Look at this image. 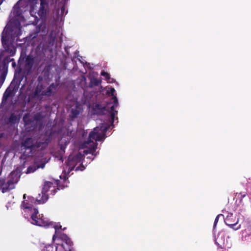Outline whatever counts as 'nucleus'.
I'll use <instances>...</instances> for the list:
<instances>
[{
  "instance_id": "nucleus-5",
  "label": "nucleus",
  "mask_w": 251,
  "mask_h": 251,
  "mask_svg": "<svg viewBox=\"0 0 251 251\" xmlns=\"http://www.w3.org/2000/svg\"><path fill=\"white\" fill-rule=\"evenodd\" d=\"M33 210V212L31 216V224L40 226H45L50 224V223L49 220L44 218L43 216L40 217V215H38L39 212L37 208H34Z\"/></svg>"
},
{
  "instance_id": "nucleus-3",
  "label": "nucleus",
  "mask_w": 251,
  "mask_h": 251,
  "mask_svg": "<svg viewBox=\"0 0 251 251\" xmlns=\"http://www.w3.org/2000/svg\"><path fill=\"white\" fill-rule=\"evenodd\" d=\"M99 127H95L93 131H91L89 133L88 141L85 142V144H91V147L89 148L84 151V154H91L92 155L95 157L97 153L96 150L97 149L98 144L93 142V140L96 141H101L104 140L105 138V134L102 133H99Z\"/></svg>"
},
{
  "instance_id": "nucleus-24",
  "label": "nucleus",
  "mask_w": 251,
  "mask_h": 251,
  "mask_svg": "<svg viewBox=\"0 0 251 251\" xmlns=\"http://www.w3.org/2000/svg\"><path fill=\"white\" fill-rule=\"evenodd\" d=\"M79 111L76 108H72L71 111V116L72 118H75L79 115Z\"/></svg>"
},
{
  "instance_id": "nucleus-16",
  "label": "nucleus",
  "mask_w": 251,
  "mask_h": 251,
  "mask_svg": "<svg viewBox=\"0 0 251 251\" xmlns=\"http://www.w3.org/2000/svg\"><path fill=\"white\" fill-rule=\"evenodd\" d=\"M33 65V60L31 58H27L25 62V67L27 70V72H31Z\"/></svg>"
},
{
  "instance_id": "nucleus-32",
  "label": "nucleus",
  "mask_w": 251,
  "mask_h": 251,
  "mask_svg": "<svg viewBox=\"0 0 251 251\" xmlns=\"http://www.w3.org/2000/svg\"><path fill=\"white\" fill-rule=\"evenodd\" d=\"M65 5H63L60 8V11H61V13H60V15L61 16H63L64 15V11H65Z\"/></svg>"
},
{
  "instance_id": "nucleus-21",
  "label": "nucleus",
  "mask_w": 251,
  "mask_h": 251,
  "mask_svg": "<svg viewBox=\"0 0 251 251\" xmlns=\"http://www.w3.org/2000/svg\"><path fill=\"white\" fill-rule=\"evenodd\" d=\"M13 14L15 16L20 17L22 14V10L19 6H15Z\"/></svg>"
},
{
  "instance_id": "nucleus-26",
  "label": "nucleus",
  "mask_w": 251,
  "mask_h": 251,
  "mask_svg": "<svg viewBox=\"0 0 251 251\" xmlns=\"http://www.w3.org/2000/svg\"><path fill=\"white\" fill-rule=\"evenodd\" d=\"M43 117L40 113L36 114L34 115V119L36 121H39L43 119Z\"/></svg>"
},
{
  "instance_id": "nucleus-27",
  "label": "nucleus",
  "mask_w": 251,
  "mask_h": 251,
  "mask_svg": "<svg viewBox=\"0 0 251 251\" xmlns=\"http://www.w3.org/2000/svg\"><path fill=\"white\" fill-rule=\"evenodd\" d=\"M11 93V91L8 92L7 90L3 95L2 100H6L10 96Z\"/></svg>"
},
{
  "instance_id": "nucleus-1",
  "label": "nucleus",
  "mask_w": 251,
  "mask_h": 251,
  "mask_svg": "<svg viewBox=\"0 0 251 251\" xmlns=\"http://www.w3.org/2000/svg\"><path fill=\"white\" fill-rule=\"evenodd\" d=\"M50 141V137L47 134L25 138L21 143L22 149L25 151L21 155V159L25 160L27 157L31 156L36 150L46 149Z\"/></svg>"
},
{
  "instance_id": "nucleus-4",
  "label": "nucleus",
  "mask_w": 251,
  "mask_h": 251,
  "mask_svg": "<svg viewBox=\"0 0 251 251\" xmlns=\"http://www.w3.org/2000/svg\"><path fill=\"white\" fill-rule=\"evenodd\" d=\"M57 184V181L54 183L50 181L45 182L41 192L42 197L40 199H37L34 203L36 202H38V204L45 203L49 199V194L47 193L50 191V194L54 195L57 192V190H58V188H56Z\"/></svg>"
},
{
  "instance_id": "nucleus-12",
  "label": "nucleus",
  "mask_w": 251,
  "mask_h": 251,
  "mask_svg": "<svg viewBox=\"0 0 251 251\" xmlns=\"http://www.w3.org/2000/svg\"><path fill=\"white\" fill-rule=\"evenodd\" d=\"M20 175L17 172L13 171L12 172L9 176V179L8 180L11 181L14 184L17 183L20 179Z\"/></svg>"
},
{
  "instance_id": "nucleus-7",
  "label": "nucleus",
  "mask_w": 251,
  "mask_h": 251,
  "mask_svg": "<svg viewBox=\"0 0 251 251\" xmlns=\"http://www.w3.org/2000/svg\"><path fill=\"white\" fill-rule=\"evenodd\" d=\"M60 238L64 242L62 244V247L65 251H71V250L74 249L73 243L66 234L64 233L61 234Z\"/></svg>"
},
{
  "instance_id": "nucleus-28",
  "label": "nucleus",
  "mask_w": 251,
  "mask_h": 251,
  "mask_svg": "<svg viewBox=\"0 0 251 251\" xmlns=\"http://www.w3.org/2000/svg\"><path fill=\"white\" fill-rule=\"evenodd\" d=\"M8 41V38H7L6 36H4L3 35L2 36L1 42L3 46L7 45Z\"/></svg>"
},
{
  "instance_id": "nucleus-33",
  "label": "nucleus",
  "mask_w": 251,
  "mask_h": 251,
  "mask_svg": "<svg viewBox=\"0 0 251 251\" xmlns=\"http://www.w3.org/2000/svg\"><path fill=\"white\" fill-rule=\"evenodd\" d=\"M115 90L114 88H111V89H110V94H111V95L112 96H113V100H114V97H116L115 96H114V93H115Z\"/></svg>"
},
{
  "instance_id": "nucleus-11",
  "label": "nucleus",
  "mask_w": 251,
  "mask_h": 251,
  "mask_svg": "<svg viewBox=\"0 0 251 251\" xmlns=\"http://www.w3.org/2000/svg\"><path fill=\"white\" fill-rule=\"evenodd\" d=\"M20 120V117H18L14 113H12L10 114L7 122L8 124H10V125H15L16 123H18Z\"/></svg>"
},
{
  "instance_id": "nucleus-23",
  "label": "nucleus",
  "mask_w": 251,
  "mask_h": 251,
  "mask_svg": "<svg viewBox=\"0 0 251 251\" xmlns=\"http://www.w3.org/2000/svg\"><path fill=\"white\" fill-rule=\"evenodd\" d=\"M100 74L102 76H103L105 77V80L108 82H112V81L110 80V79H111L110 75L108 73L105 72L104 71H102L101 72Z\"/></svg>"
},
{
  "instance_id": "nucleus-25",
  "label": "nucleus",
  "mask_w": 251,
  "mask_h": 251,
  "mask_svg": "<svg viewBox=\"0 0 251 251\" xmlns=\"http://www.w3.org/2000/svg\"><path fill=\"white\" fill-rule=\"evenodd\" d=\"M109 127V126L105 123L101 124L100 126V128L99 130H100L102 131V133H105Z\"/></svg>"
},
{
  "instance_id": "nucleus-17",
  "label": "nucleus",
  "mask_w": 251,
  "mask_h": 251,
  "mask_svg": "<svg viewBox=\"0 0 251 251\" xmlns=\"http://www.w3.org/2000/svg\"><path fill=\"white\" fill-rule=\"evenodd\" d=\"M21 206L23 209H28L31 211L32 210V204L25 201L22 202Z\"/></svg>"
},
{
  "instance_id": "nucleus-19",
  "label": "nucleus",
  "mask_w": 251,
  "mask_h": 251,
  "mask_svg": "<svg viewBox=\"0 0 251 251\" xmlns=\"http://www.w3.org/2000/svg\"><path fill=\"white\" fill-rule=\"evenodd\" d=\"M45 166V164H42L40 167L42 168H43ZM39 166H36L35 165L30 166H29L26 170V173H31L34 172L38 168H39Z\"/></svg>"
},
{
  "instance_id": "nucleus-34",
  "label": "nucleus",
  "mask_w": 251,
  "mask_h": 251,
  "mask_svg": "<svg viewBox=\"0 0 251 251\" xmlns=\"http://www.w3.org/2000/svg\"><path fill=\"white\" fill-rule=\"evenodd\" d=\"M29 200L31 202H33V201H34V199L33 197H28Z\"/></svg>"
},
{
  "instance_id": "nucleus-35",
  "label": "nucleus",
  "mask_w": 251,
  "mask_h": 251,
  "mask_svg": "<svg viewBox=\"0 0 251 251\" xmlns=\"http://www.w3.org/2000/svg\"><path fill=\"white\" fill-rule=\"evenodd\" d=\"M59 228L62 229V226H59V227L58 228L57 227V226H55V232H56L57 230L58 229H59Z\"/></svg>"
},
{
  "instance_id": "nucleus-8",
  "label": "nucleus",
  "mask_w": 251,
  "mask_h": 251,
  "mask_svg": "<svg viewBox=\"0 0 251 251\" xmlns=\"http://www.w3.org/2000/svg\"><path fill=\"white\" fill-rule=\"evenodd\" d=\"M86 155L83 152V154L80 152H78L77 154L74 155H70L68 158L69 163L71 165H74L78 163L82 162L84 158V155Z\"/></svg>"
},
{
  "instance_id": "nucleus-20",
  "label": "nucleus",
  "mask_w": 251,
  "mask_h": 251,
  "mask_svg": "<svg viewBox=\"0 0 251 251\" xmlns=\"http://www.w3.org/2000/svg\"><path fill=\"white\" fill-rule=\"evenodd\" d=\"M101 82V80L98 79L96 78H93L90 80V86L91 87L93 86H98L100 84Z\"/></svg>"
},
{
  "instance_id": "nucleus-37",
  "label": "nucleus",
  "mask_w": 251,
  "mask_h": 251,
  "mask_svg": "<svg viewBox=\"0 0 251 251\" xmlns=\"http://www.w3.org/2000/svg\"><path fill=\"white\" fill-rule=\"evenodd\" d=\"M55 236V235L54 234V235L53 236V237H52V239H53V240H54V239Z\"/></svg>"
},
{
  "instance_id": "nucleus-6",
  "label": "nucleus",
  "mask_w": 251,
  "mask_h": 251,
  "mask_svg": "<svg viewBox=\"0 0 251 251\" xmlns=\"http://www.w3.org/2000/svg\"><path fill=\"white\" fill-rule=\"evenodd\" d=\"M225 224L230 228L237 230L240 228L241 225H238V219L231 213H228L226 217L224 219Z\"/></svg>"
},
{
  "instance_id": "nucleus-31",
  "label": "nucleus",
  "mask_w": 251,
  "mask_h": 251,
  "mask_svg": "<svg viewBox=\"0 0 251 251\" xmlns=\"http://www.w3.org/2000/svg\"><path fill=\"white\" fill-rule=\"evenodd\" d=\"M28 116V114H25L23 117V121L25 123V124H27L28 123L30 122V121L29 120H26V117Z\"/></svg>"
},
{
  "instance_id": "nucleus-13",
  "label": "nucleus",
  "mask_w": 251,
  "mask_h": 251,
  "mask_svg": "<svg viewBox=\"0 0 251 251\" xmlns=\"http://www.w3.org/2000/svg\"><path fill=\"white\" fill-rule=\"evenodd\" d=\"M44 86L42 84H38L35 88L34 92L35 97L39 98L43 97Z\"/></svg>"
},
{
  "instance_id": "nucleus-36",
  "label": "nucleus",
  "mask_w": 251,
  "mask_h": 251,
  "mask_svg": "<svg viewBox=\"0 0 251 251\" xmlns=\"http://www.w3.org/2000/svg\"><path fill=\"white\" fill-rule=\"evenodd\" d=\"M25 198H26V194H24V196H23V198H24V199H25Z\"/></svg>"
},
{
  "instance_id": "nucleus-10",
  "label": "nucleus",
  "mask_w": 251,
  "mask_h": 251,
  "mask_svg": "<svg viewBox=\"0 0 251 251\" xmlns=\"http://www.w3.org/2000/svg\"><path fill=\"white\" fill-rule=\"evenodd\" d=\"M0 186L3 193L8 192L14 188V184L11 181L8 180L5 183L4 180H0Z\"/></svg>"
},
{
  "instance_id": "nucleus-38",
  "label": "nucleus",
  "mask_w": 251,
  "mask_h": 251,
  "mask_svg": "<svg viewBox=\"0 0 251 251\" xmlns=\"http://www.w3.org/2000/svg\"><path fill=\"white\" fill-rule=\"evenodd\" d=\"M66 229V227H64L63 229H62L63 230H64Z\"/></svg>"
},
{
  "instance_id": "nucleus-22",
  "label": "nucleus",
  "mask_w": 251,
  "mask_h": 251,
  "mask_svg": "<svg viewBox=\"0 0 251 251\" xmlns=\"http://www.w3.org/2000/svg\"><path fill=\"white\" fill-rule=\"evenodd\" d=\"M42 251H57V247L54 245H49L45 246Z\"/></svg>"
},
{
  "instance_id": "nucleus-39",
  "label": "nucleus",
  "mask_w": 251,
  "mask_h": 251,
  "mask_svg": "<svg viewBox=\"0 0 251 251\" xmlns=\"http://www.w3.org/2000/svg\"><path fill=\"white\" fill-rule=\"evenodd\" d=\"M87 158H91L90 156H88Z\"/></svg>"
},
{
  "instance_id": "nucleus-9",
  "label": "nucleus",
  "mask_w": 251,
  "mask_h": 251,
  "mask_svg": "<svg viewBox=\"0 0 251 251\" xmlns=\"http://www.w3.org/2000/svg\"><path fill=\"white\" fill-rule=\"evenodd\" d=\"M40 7L38 14L41 17H45L49 6V1L48 0H40Z\"/></svg>"
},
{
  "instance_id": "nucleus-14",
  "label": "nucleus",
  "mask_w": 251,
  "mask_h": 251,
  "mask_svg": "<svg viewBox=\"0 0 251 251\" xmlns=\"http://www.w3.org/2000/svg\"><path fill=\"white\" fill-rule=\"evenodd\" d=\"M56 85L54 83H51L47 89L44 90L43 96L50 97L52 94V90L55 89Z\"/></svg>"
},
{
  "instance_id": "nucleus-29",
  "label": "nucleus",
  "mask_w": 251,
  "mask_h": 251,
  "mask_svg": "<svg viewBox=\"0 0 251 251\" xmlns=\"http://www.w3.org/2000/svg\"><path fill=\"white\" fill-rule=\"evenodd\" d=\"M220 216H223V214H219L218 215L215 219V221H214V225H213V227L214 228H215V227L216 226V225H217V224L218 223V221H219V217Z\"/></svg>"
},
{
  "instance_id": "nucleus-18",
  "label": "nucleus",
  "mask_w": 251,
  "mask_h": 251,
  "mask_svg": "<svg viewBox=\"0 0 251 251\" xmlns=\"http://www.w3.org/2000/svg\"><path fill=\"white\" fill-rule=\"evenodd\" d=\"M70 143V141L68 140L63 139L61 138L59 141V145L60 146V149L64 151L66 146Z\"/></svg>"
},
{
  "instance_id": "nucleus-2",
  "label": "nucleus",
  "mask_w": 251,
  "mask_h": 251,
  "mask_svg": "<svg viewBox=\"0 0 251 251\" xmlns=\"http://www.w3.org/2000/svg\"><path fill=\"white\" fill-rule=\"evenodd\" d=\"M118 105V99L116 97H114V102L112 104L110 103L106 106H102L101 104L97 103L94 106L93 110L94 113L97 115L107 114L111 124H112L114 122L115 116L118 113V111L116 110Z\"/></svg>"
},
{
  "instance_id": "nucleus-30",
  "label": "nucleus",
  "mask_w": 251,
  "mask_h": 251,
  "mask_svg": "<svg viewBox=\"0 0 251 251\" xmlns=\"http://www.w3.org/2000/svg\"><path fill=\"white\" fill-rule=\"evenodd\" d=\"M7 61L8 62H12V66L13 68H15L16 66V63L15 61H14V58H9V59H7Z\"/></svg>"
},
{
  "instance_id": "nucleus-15",
  "label": "nucleus",
  "mask_w": 251,
  "mask_h": 251,
  "mask_svg": "<svg viewBox=\"0 0 251 251\" xmlns=\"http://www.w3.org/2000/svg\"><path fill=\"white\" fill-rule=\"evenodd\" d=\"M236 196L237 197L238 199L239 200V203L243 205L244 204L243 199L248 197L247 193L246 192L236 193Z\"/></svg>"
}]
</instances>
